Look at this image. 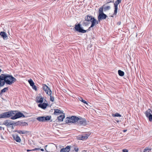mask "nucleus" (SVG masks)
<instances>
[{
    "instance_id": "nucleus-1",
    "label": "nucleus",
    "mask_w": 152,
    "mask_h": 152,
    "mask_svg": "<svg viewBox=\"0 0 152 152\" xmlns=\"http://www.w3.org/2000/svg\"><path fill=\"white\" fill-rule=\"evenodd\" d=\"M91 21V25L90 27L87 30H86L83 29L81 27V25L79 24L75 25V28L76 31L79 32L83 33H85L88 31H89V29L93 27L96 24L98 23V21H97L96 19H95L94 17L92 19Z\"/></svg>"
},
{
    "instance_id": "nucleus-6",
    "label": "nucleus",
    "mask_w": 152,
    "mask_h": 152,
    "mask_svg": "<svg viewBox=\"0 0 152 152\" xmlns=\"http://www.w3.org/2000/svg\"><path fill=\"white\" fill-rule=\"evenodd\" d=\"M5 74H2L0 75V87L3 86L6 83Z\"/></svg>"
},
{
    "instance_id": "nucleus-17",
    "label": "nucleus",
    "mask_w": 152,
    "mask_h": 152,
    "mask_svg": "<svg viewBox=\"0 0 152 152\" xmlns=\"http://www.w3.org/2000/svg\"><path fill=\"white\" fill-rule=\"evenodd\" d=\"M79 124L83 125H86V120L85 119H80L78 122Z\"/></svg>"
},
{
    "instance_id": "nucleus-36",
    "label": "nucleus",
    "mask_w": 152,
    "mask_h": 152,
    "mask_svg": "<svg viewBox=\"0 0 152 152\" xmlns=\"http://www.w3.org/2000/svg\"><path fill=\"white\" fill-rule=\"evenodd\" d=\"M87 21H84L83 23V26H86L88 24V22H87Z\"/></svg>"
},
{
    "instance_id": "nucleus-11",
    "label": "nucleus",
    "mask_w": 152,
    "mask_h": 152,
    "mask_svg": "<svg viewBox=\"0 0 152 152\" xmlns=\"http://www.w3.org/2000/svg\"><path fill=\"white\" fill-rule=\"evenodd\" d=\"M121 0H117L114 4L115 10L113 15H115L117 13L118 6V4L121 2Z\"/></svg>"
},
{
    "instance_id": "nucleus-15",
    "label": "nucleus",
    "mask_w": 152,
    "mask_h": 152,
    "mask_svg": "<svg viewBox=\"0 0 152 152\" xmlns=\"http://www.w3.org/2000/svg\"><path fill=\"white\" fill-rule=\"evenodd\" d=\"M48 104L46 103H40L38 105V106L43 109H45L48 105Z\"/></svg>"
},
{
    "instance_id": "nucleus-45",
    "label": "nucleus",
    "mask_w": 152,
    "mask_h": 152,
    "mask_svg": "<svg viewBox=\"0 0 152 152\" xmlns=\"http://www.w3.org/2000/svg\"><path fill=\"white\" fill-rule=\"evenodd\" d=\"M82 152H87L85 151H83Z\"/></svg>"
},
{
    "instance_id": "nucleus-34",
    "label": "nucleus",
    "mask_w": 152,
    "mask_h": 152,
    "mask_svg": "<svg viewBox=\"0 0 152 152\" xmlns=\"http://www.w3.org/2000/svg\"><path fill=\"white\" fill-rule=\"evenodd\" d=\"M60 152H66V147L65 148H62L60 150Z\"/></svg>"
},
{
    "instance_id": "nucleus-18",
    "label": "nucleus",
    "mask_w": 152,
    "mask_h": 152,
    "mask_svg": "<svg viewBox=\"0 0 152 152\" xmlns=\"http://www.w3.org/2000/svg\"><path fill=\"white\" fill-rule=\"evenodd\" d=\"M37 103H42L43 102V98L42 96H39L37 97Z\"/></svg>"
},
{
    "instance_id": "nucleus-39",
    "label": "nucleus",
    "mask_w": 152,
    "mask_h": 152,
    "mask_svg": "<svg viewBox=\"0 0 152 152\" xmlns=\"http://www.w3.org/2000/svg\"><path fill=\"white\" fill-rule=\"evenodd\" d=\"M123 152H128V151L126 149H123Z\"/></svg>"
},
{
    "instance_id": "nucleus-38",
    "label": "nucleus",
    "mask_w": 152,
    "mask_h": 152,
    "mask_svg": "<svg viewBox=\"0 0 152 152\" xmlns=\"http://www.w3.org/2000/svg\"><path fill=\"white\" fill-rule=\"evenodd\" d=\"M23 124L24 126H26L28 125L27 123L25 122H23Z\"/></svg>"
},
{
    "instance_id": "nucleus-3",
    "label": "nucleus",
    "mask_w": 152,
    "mask_h": 152,
    "mask_svg": "<svg viewBox=\"0 0 152 152\" xmlns=\"http://www.w3.org/2000/svg\"><path fill=\"white\" fill-rule=\"evenodd\" d=\"M79 148L74 145H67V152H77Z\"/></svg>"
},
{
    "instance_id": "nucleus-13",
    "label": "nucleus",
    "mask_w": 152,
    "mask_h": 152,
    "mask_svg": "<svg viewBox=\"0 0 152 152\" xmlns=\"http://www.w3.org/2000/svg\"><path fill=\"white\" fill-rule=\"evenodd\" d=\"M0 35L4 40H6L8 38L7 34L5 32L1 31L0 32Z\"/></svg>"
},
{
    "instance_id": "nucleus-14",
    "label": "nucleus",
    "mask_w": 152,
    "mask_h": 152,
    "mask_svg": "<svg viewBox=\"0 0 152 152\" xmlns=\"http://www.w3.org/2000/svg\"><path fill=\"white\" fill-rule=\"evenodd\" d=\"M89 134H85L82 135H81L79 137L82 140H85L87 139Z\"/></svg>"
},
{
    "instance_id": "nucleus-25",
    "label": "nucleus",
    "mask_w": 152,
    "mask_h": 152,
    "mask_svg": "<svg viewBox=\"0 0 152 152\" xmlns=\"http://www.w3.org/2000/svg\"><path fill=\"white\" fill-rule=\"evenodd\" d=\"M78 99L80 101L86 104L87 105H88V103H87V102L85 100L83 99V98L82 97H80L78 98Z\"/></svg>"
},
{
    "instance_id": "nucleus-37",
    "label": "nucleus",
    "mask_w": 152,
    "mask_h": 152,
    "mask_svg": "<svg viewBox=\"0 0 152 152\" xmlns=\"http://www.w3.org/2000/svg\"><path fill=\"white\" fill-rule=\"evenodd\" d=\"M40 149L39 148H34V149H33L32 150H31L32 151H37V150H39Z\"/></svg>"
},
{
    "instance_id": "nucleus-21",
    "label": "nucleus",
    "mask_w": 152,
    "mask_h": 152,
    "mask_svg": "<svg viewBox=\"0 0 152 152\" xmlns=\"http://www.w3.org/2000/svg\"><path fill=\"white\" fill-rule=\"evenodd\" d=\"M37 120L40 122H44V116L38 117L37 118Z\"/></svg>"
},
{
    "instance_id": "nucleus-32",
    "label": "nucleus",
    "mask_w": 152,
    "mask_h": 152,
    "mask_svg": "<svg viewBox=\"0 0 152 152\" xmlns=\"http://www.w3.org/2000/svg\"><path fill=\"white\" fill-rule=\"evenodd\" d=\"M110 6H107L104 7V11L109 10L110 9Z\"/></svg>"
},
{
    "instance_id": "nucleus-19",
    "label": "nucleus",
    "mask_w": 152,
    "mask_h": 152,
    "mask_svg": "<svg viewBox=\"0 0 152 152\" xmlns=\"http://www.w3.org/2000/svg\"><path fill=\"white\" fill-rule=\"evenodd\" d=\"M93 17L92 16L88 15L85 17V20L86 21H91Z\"/></svg>"
},
{
    "instance_id": "nucleus-23",
    "label": "nucleus",
    "mask_w": 152,
    "mask_h": 152,
    "mask_svg": "<svg viewBox=\"0 0 152 152\" xmlns=\"http://www.w3.org/2000/svg\"><path fill=\"white\" fill-rule=\"evenodd\" d=\"M51 118V116H47L46 117L44 116V122L50 120Z\"/></svg>"
},
{
    "instance_id": "nucleus-40",
    "label": "nucleus",
    "mask_w": 152,
    "mask_h": 152,
    "mask_svg": "<svg viewBox=\"0 0 152 152\" xmlns=\"http://www.w3.org/2000/svg\"><path fill=\"white\" fill-rule=\"evenodd\" d=\"M2 129H4V128L2 126H0V131Z\"/></svg>"
},
{
    "instance_id": "nucleus-41",
    "label": "nucleus",
    "mask_w": 152,
    "mask_h": 152,
    "mask_svg": "<svg viewBox=\"0 0 152 152\" xmlns=\"http://www.w3.org/2000/svg\"><path fill=\"white\" fill-rule=\"evenodd\" d=\"M41 151H44V150L43 149H40Z\"/></svg>"
},
{
    "instance_id": "nucleus-47",
    "label": "nucleus",
    "mask_w": 152,
    "mask_h": 152,
    "mask_svg": "<svg viewBox=\"0 0 152 152\" xmlns=\"http://www.w3.org/2000/svg\"><path fill=\"white\" fill-rule=\"evenodd\" d=\"M1 69H0V72H1Z\"/></svg>"
},
{
    "instance_id": "nucleus-4",
    "label": "nucleus",
    "mask_w": 152,
    "mask_h": 152,
    "mask_svg": "<svg viewBox=\"0 0 152 152\" xmlns=\"http://www.w3.org/2000/svg\"><path fill=\"white\" fill-rule=\"evenodd\" d=\"M13 114V112L12 111L4 112L0 114V118H9L12 116Z\"/></svg>"
},
{
    "instance_id": "nucleus-31",
    "label": "nucleus",
    "mask_w": 152,
    "mask_h": 152,
    "mask_svg": "<svg viewBox=\"0 0 152 152\" xmlns=\"http://www.w3.org/2000/svg\"><path fill=\"white\" fill-rule=\"evenodd\" d=\"M18 132L19 134H24L26 132V131H25L19 130Z\"/></svg>"
},
{
    "instance_id": "nucleus-27",
    "label": "nucleus",
    "mask_w": 152,
    "mask_h": 152,
    "mask_svg": "<svg viewBox=\"0 0 152 152\" xmlns=\"http://www.w3.org/2000/svg\"><path fill=\"white\" fill-rule=\"evenodd\" d=\"M118 74L120 76H123L124 75V72L123 71H122L120 70H118Z\"/></svg>"
},
{
    "instance_id": "nucleus-46",
    "label": "nucleus",
    "mask_w": 152,
    "mask_h": 152,
    "mask_svg": "<svg viewBox=\"0 0 152 152\" xmlns=\"http://www.w3.org/2000/svg\"><path fill=\"white\" fill-rule=\"evenodd\" d=\"M117 122H118V123L119 122V121H117Z\"/></svg>"
},
{
    "instance_id": "nucleus-10",
    "label": "nucleus",
    "mask_w": 152,
    "mask_h": 152,
    "mask_svg": "<svg viewBox=\"0 0 152 152\" xmlns=\"http://www.w3.org/2000/svg\"><path fill=\"white\" fill-rule=\"evenodd\" d=\"M3 124L6 126H8L15 125L16 124V123L13 122V121H10V120H7L4 121Z\"/></svg>"
},
{
    "instance_id": "nucleus-2",
    "label": "nucleus",
    "mask_w": 152,
    "mask_h": 152,
    "mask_svg": "<svg viewBox=\"0 0 152 152\" xmlns=\"http://www.w3.org/2000/svg\"><path fill=\"white\" fill-rule=\"evenodd\" d=\"M6 83L8 85H11L16 81V79L12 75L5 74Z\"/></svg>"
},
{
    "instance_id": "nucleus-33",
    "label": "nucleus",
    "mask_w": 152,
    "mask_h": 152,
    "mask_svg": "<svg viewBox=\"0 0 152 152\" xmlns=\"http://www.w3.org/2000/svg\"><path fill=\"white\" fill-rule=\"evenodd\" d=\"M49 95L50 96V101L52 102H53L54 100V97L52 96L51 95V94H50V95Z\"/></svg>"
},
{
    "instance_id": "nucleus-5",
    "label": "nucleus",
    "mask_w": 152,
    "mask_h": 152,
    "mask_svg": "<svg viewBox=\"0 0 152 152\" xmlns=\"http://www.w3.org/2000/svg\"><path fill=\"white\" fill-rule=\"evenodd\" d=\"M79 118L76 116H72L71 117H67V123H75L78 121Z\"/></svg>"
},
{
    "instance_id": "nucleus-29",
    "label": "nucleus",
    "mask_w": 152,
    "mask_h": 152,
    "mask_svg": "<svg viewBox=\"0 0 152 152\" xmlns=\"http://www.w3.org/2000/svg\"><path fill=\"white\" fill-rule=\"evenodd\" d=\"M151 150V149L148 148H145L143 152H149Z\"/></svg>"
},
{
    "instance_id": "nucleus-26",
    "label": "nucleus",
    "mask_w": 152,
    "mask_h": 152,
    "mask_svg": "<svg viewBox=\"0 0 152 152\" xmlns=\"http://www.w3.org/2000/svg\"><path fill=\"white\" fill-rule=\"evenodd\" d=\"M28 82L30 84L31 86H33V85H34V83L32 80L31 79H30L28 80Z\"/></svg>"
},
{
    "instance_id": "nucleus-24",
    "label": "nucleus",
    "mask_w": 152,
    "mask_h": 152,
    "mask_svg": "<svg viewBox=\"0 0 152 152\" xmlns=\"http://www.w3.org/2000/svg\"><path fill=\"white\" fill-rule=\"evenodd\" d=\"M15 140L17 142H20L21 141V139L18 136H16L15 137H14Z\"/></svg>"
},
{
    "instance_id": "nucleus-16",
    "label": "nucleus",
    "mask_w": 152,
    "mask_h": 152,
    "mask_svg": "<svg viewBox=\"0 0 152 152\" xmlns=\"http://www.w3.org/2000/svg\"><path fill=\"white\" fill-rule=\"evenodd\" d=\"M65 117L64 114L62 113L61 115H59L57 117V120L58 122H60L63 121Z\"/></svg>"
},
{
    "instance_id": "nucleus-22",
    "label": "nucleus",
    "mask_w": 152,
    "mask_h": 152,
    "mask_svg": "<svg viewBox=\"0 0 152 152\" xmlns=\"http://www.w3.org/2000/svg\"><path fill=\"white\" fill-rule=\"evenodd\" d=\"M8 90V87L4 88L1 91V92L0 93V95H1V94L5 92Z\"/></svg>"
},
{
    "instance_id": "nucleus-28",
    "label": "nucleus",
    "mask_w": 152,
    "mask_h": 152,
    "mask_svg": "<svg viewBox=\"0 0 152 152\" xmlns=\"http://www.w3.org/2000/svg\"><path fill=\"white\" fill-rule=\"evenodd\" d=\"M103 7H102L99 9V14L104 13L103 11Z\"/></svg>"
},
{
    "instance_id": "nucleus-43",
    "label": "nucleus",
    "mask_w": 152,
    "mask_h": 152,
    "mask_svg": "<svg viewBox=\"0 0 152 152\" xmlns=\"http://www.w3.org/2000/svg\"><path fill=\"white\" fill-rule=\"evenodd\" d=\"M32 151V150H27V151Z\"/></svg>"
},
{
    "instance_id": "nucleus-44",
    "label": "nucleus",
    "mask_w": 152,
    "mask_h": 152,
    "mask_svg": "<svg viewBox=\"0 0 152 152\" xmlns=\"http://www.w3.org/2000/svg\"><path fill=\"white\" fill-rule=\"evenodd\" d=\"M126 131H127V130H123V132H126Z\"/></svg>"
},
{
    "instance_id": "nucleus-9",
    "label": "nucleus",
    "mask_w": 152,
    "mask_h": 152,
    "mask_svg": "<svg viewBox=\"0 0 152 152\" xmlns=\"http://www.w3.org/2000/svg\"><path fill=\"white\" fill-rule=\"evenodd\" d=\"M43 88L47 94L50 95L52 94V91L50 88L45 84L43 85Z\"/></svg>"
},
{
    "instance_id": "nucleus-42",
    "label": "nucleus",
    "mask_w": 152,
    "mask_h": 152,
    "mask_svg": "<svg viewBox=\"0 0 152 152\" xmlns=\"http://www.w3.org/2000/svg\"><path fill=\"white\" fill-rule=\"evenodd\" d=\"M47 145H46L45 146V150H46V148L47 147Z\"/></svg>"
},
{
    "instance_id": "nucleus-8",
    "label": "nucleus",
    "mask_w": 152,
    "mask_h": 152,
    "mask_svg": "<svg viewBox=\"0 0 152 152\" xmlns=\"http://www.w3.org/2000/svg\"><path fill=\"white\" fill-rule=\"evenodd\" d=\"M152 111L149 109H148L145 112L146 116L148 118L150 121H152Z\"/></svg>"
},
{
    "instance_id": "nucleus-30",
    "label": "nucleus",
    "mask_w": 152,
    "mask_h": 152,
    "mask_svg": "<svg viewBox=\"0 0 152 152\" xmlns=\"http://www.w3.org/2000/svg\"><path fill=\"white\" fill-rule=\"evenodd\" d=\"M112 116L114 117H121V115L118 113H115V114H112Z\"/></svg>"
},
{
    "instance_id": "nucleus-7",
    "label": "nucleus",
    "mask_w": 152,
    "mask_h": 152,
    "mask_svg": "<svg viewBox=\"0 0 152 152\" xmlns=\"http://www.w3.org/2000/svg\"><path fill=\"white\" fill-rule=\"evenodd\" d=\"M25 117V116L23 114V113L20 112H18L16 113L14 116L11 117V119L12 120H15L21 117Z\"/></svg>"
},
{
    "instance_id": "nucleus-20",
    "label": "nucleus",
    "mask_w": 152,
    "mask_h": 152,
    "mask_svg": "<svg viewBox=\"0 0 152 152\" xmlns=\"http://www.w3.org/2000/svg\"><path fill=\"white\" fill-rule=\"evenodd\" d=\"M61 111L59 110L58 109H55V111L54 113V114L55 115H58L59 114H61Z\"/></svg>"
},
{
    "instance_id": "nucleus-12",
    "label": "nucleus",
    "mask_w": 152,
    "mask_h": 152,
    "mask_svg": "<svg viewBox=\"0 0 152 152\" xmlns=\"http://www.w3.org/2000/svg\"><path fill=\"white\" fill-rule=\"evenodd\" d=\"M107 17V15L104 13L99 14L98 17V21H100L101 20L105 19Z\"/></svg>"
},
{
    "instance_id": "nucleus-35",
    "label": "nucleus",
    "mask_w": 152,
    "mask_h": 152,
    "mask_svg": "<svg viewBox=\"0 0 152 152\" xmlns=\"http://www.w3.org/2000/svg\"><path fill=\"white\" fill-rule=\"evenodd\" d=\"M32 88L35 91H36L37 90V88L36 86L34 85H33V86H31Z\"/></svg>"
}]
</instances>
